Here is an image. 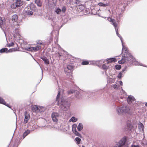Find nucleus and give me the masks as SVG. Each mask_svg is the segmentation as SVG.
I'll use <instances>...</instances> for the list:
<instances>
[{"mask_svg": "<svg viewBox=\"0 0 147 147\" xmlns=\"http://www.w3.org/2000/svg\"><path fill=\"white\" fill-rule=\"evenodd\" d=\"M72 131L73 133L74 134H75V133L77 131V130H76V129L74 128L72 129Z\"/></svg>", "mask_w": 147, "mask_h": 147, "instance_id": "nucleus-59", "label": "nucleus"}, {"mask_svg": "<svg viewBox=\"0 0 147 147\" xmlns=\"http://www.w3.org/2000/svg\"><path fill=\"white\" fill-rule=\"evenodd\" d=\"M56 54L59 57L60 59V57L61 56H62L61 53H60L59 52H58Z\"/></svg>", "mask_w": 147, "mask_h": 147, "instance_id": "nucleus-52", "label": "nucleus"}, {"mask_svg": "<svg viewBox=\"0 0 147 147\" xmlns=\"http://www.w3.org/2000/svg\"><path fill=\"white\" fill-rule=\"evenodd\" d=\"M83 128V126L82 123H79L77 126V129L79 131H81Z\"/></svg>", "mask_w": 147, "mask_h": 147, "instance_id": "nucleus-26", "label": "nucleus"}, {"mask_svg": "<svg viewBox=\"0 0 147 147\" xmlns=\"http://www.w3.org/2000/svg\"><path fill=\"white\" fill-rule=\"evenodd\" d=\"M77 127V125L76 124H74L72 125V129H76Z\"/></svg>", "mask_w": 147, "mask_h": 147, "instance_id": "nucleus-55", "label": "nucleus"}, {"mask_svg": "<svg viewBox=\"0 0 147 147\" xmlns=\"http://www.w3.org/2000/svg\"><path fill=\"white\" fill-rule=\"evenodd\" d=\"M40 58L44 62L45 64L46 65H48L49 64V60L47 59L46 57L44 56H43L41 57Z\"/></svg>", "mask_w": 147, "mask_h": 147, "instance_id": "nucleus-18", "label": "nucleus"}, {"mask_svg": "<svg viewBox=\"0 0 147 147\" xmlns=\"http://www.w3.org/2000/svg\"><path fill=\"white\" fill-rule=\"evenodd\" d=\"M59 114L56 112H53L51 114V117L54 122H57L58 121V118L59 117Z\"/></svg>", "mask_w": 147, "mask_h": 147, "instance_id": "nucleus-10", "label": "nucleus"}, {"mask_svg": "<svg viewBox=\"0 0 147 147\" xmlns=\"http://www.w3.org/2000/svg\"><path fill=\"white\" fill-rule=\"evenodd\" d=\"M107 20L108 21L111 22L114 27H117V23L115 22L114 20L113 19L110 17L108 18Z\"/></svg>", "mask_w": 147, "mask_h": 147, "instance_id": "nucleus-20", "label": "nucleus"}, {"mask_svg": "<svg viewBox=\"0 0 147 147\" xmlns=\"http://www.w3.org/2000/svg\"><path fill=\"white\" fill-rule=\"evenodd\" d=\"M24 123L26 124L27 123L28 120L30 118V116L29 113L25 111L24 113Z\"/></svg>", "mask_w": 147, "mask_h": 147, "instance_id": "nucleus-15", "label": "nucleus"}, {"mask_svg": "<svg viewBox=\"0 0 147 147\" xmlns=\"http://www.w3.org/2000/svg\"><path fill=\"white\" fill-rule=\"evenodd\" d=\"M104 88H103V89H99L98 90V91L99 92H102L104 91Z\"/></svg>", "mask_w": 147, "mask_h": 147, "instance_id": "nucleus-57", "label": "nucleus"}, {"mask_svg": "<svg viewBox=\"0 0 147 147\" xmlns=\"http://www.w3.org/2000/svg\"><path fill=\"white\" fill-rule=\"evenodd\" d=\"M72 1L76 4V6L80 5V1L77 0H73Z\"/></svg>", "mask_w": 147, "mask_h": 147, "instance_id": "nucleus-39", "label": "nucleus"}, {"mask_svg": "<svg viewBox=\"0 0 147 147\" xmlns=\"http://www.w3.org/2000/svg\"><path fill=\"white\" fill-rule=\"evenodd\" d=\"M42 69V78H41V79L40 80L39 82L38 83V84H37L36 85H37L40 82V81L42 79V76H43V70H42V69Z\"/></svg>", "mask_w": 147, "mask_h": 147, "instance_id": "nucleus-60", "label": "nucleus"}, {"mask_svg": "<svg viewBox=\"0 0 147 147\" xmlns=\"http://www.w3.org/2000/svg\"><path fill=\"white\" fill-rule=\"evenodd\" d=\"M115 80L114 79L111 78H109L108 79L107 82L108 83H112L114 82Z\"/></svg>", "mask_w": 147, "mask_h": 147, "instance_id": "nucleus-33", "label": "nucleus"}, {"mask_svg": "<svg viewBox=\"0 0 147 147\" xmlns=\"http://www.w3.org/2000/svg\"><path fill=\"white\" fill-rule=\"evenodd\" d=\"M78 120V118L75 117L73 116L71 117L69 121H72L73 123H74L76 122Z\"/></svg>", "mask_w": 147, "mask_h": 147, "instance_id": "nucleus-30", "label": "nucleus"}, {"mask_svg": "<svg viewBox=\"0 0 147 147\" xmlns=\"http://www.w3.org/2000/svg\"><path fill=\"white\" fill-rule=\"evenodd\" d=\"M107 64L112 63L113 62H115L117 61V59L115 57H112L107 58L106 59Z\"/></svg>", "mask_w": 147, "mask_h": 147, "instance_id": "nucleus-19", "label": "nucleus"}, {"mask_svg": "<svg viewBox=\"0 0 147 147\" xmlns=\"http://www.w3.org/2000/svg\"><path fill=\"white\" fill-rule=\"evenodd\" d=\"M121 44L122 47V53L123 52L124 54L122 55V57L121 59L118 61L119 64H122L126 63L128 66H129L132 64L144 66L141 63L137 61L135 58L128 51L127 47L124 45L123 42L121 43Z\"/></svg>", "mask_w": 147, "mask_h": 147, "instance_id": "nucleus-1", "label": "nucleus"}, {"mask_svg": "<svg viewBox=\"0 0 147 147\" xmlns=\"http://www.w3.org/2000/svg\"><path fill=\"white\" fill-rule=\"evenodd\" d=\"M7 50V48H3L0 49V53H6Z\"/></svg>", "mask_w": 147, "mask_h": 147, "instance_id": "nucleus-34", "label": "nucleus"}, {"mask_svg": "<svg viewBox=\"0 0 147 147\" xmlns=\"http://www.w3.org/2000/svg\"><path fill=\"white\" fill-rule=\"evenodd\" d=\"M32 47H26L25 48V49L27 51H30L32 52Z\"/></svg>", "mask_w": 147, "mask_h": 147, "instance_id": "nucleus-41", "label": "nucleus"}, {"mask_svg": "<svg viewBox=\"0 0 147 147\" xmlns=\"http://www.w3.org/2000/svg\"><path fill=\"white\" fill-rule=\"evenodd\" d=\"M115 69L117 70H119L121 68V66L120 65L116 64L115 66Z\"/></svg>", "mask_w": 147, "mask_h": 147, "instance_id": "nucleus-40", "label": "nucleus"}, {"mask_svg": "<svg viewBox=\"0 0 147 147\" xmlns=\"http://www.w3.org/2000/svg\"><path fill=\"white\" fill-rule=\"evenodd\" d=\"M3 24V21L2 20V18L0 17V27H1V25Z\"/></svg>", "mask_w": 147, "mask_h": 147, "instance_id": "nucleus-54", "label": "nucleus"}, {"mask_svg": "<svg viewBox=\"0 0 147 147\" xmlns=\"http://www.w3.org/2000/svg\"><path fill=\"white\" fill-rule=\"evenodd\" d=\"M57 105L64 111H66L70 109L71 102L68 99L61 98L57 102Z\"/></svg>", "mask_w": 147, "mask_h": 147, "instance_id": "nucleus-2", "label": "nucleus"}, {"mask_svg": "<svg viewBox=\"0 0 147 147\" xmlns=\"http://www.w3.org/2000/svg\"><path fill=\"white\" fill-rule=\"evenodd\" d=\"M28 14V15H32L33 13V12L31 11H28L27 13Z\"/></svg>", "mask_w": 147, "mask_h": 147, "instance_id": "nucleus-56", "label": "nucleus"}, {"mask_svg": "<svg viewBox=\"0 0 147 147\" xmlns=\"http://www.w3.org/2000/svg\"><path fill=\"white\" fill-rule=\"evenodd\" d=\"M127 137L124 136L117 143V146L114 147H128L129 144L127 142Z\"/></svg>", "mask_w": 147, "mask_h": 147, "instance_id": "nucleus-4", "label": "nucleus"}, {"mask_svg": "<svg viewBox=\"0 0 147 147\" xmlns=\"http://www.w3.org/2000/svg\"><path fill=\"white\" fill-rule=\"evenodd\" d=\"M123 73L122 72L120 71L119 73L118 74V75L117 76V77L119 79H121V78H122L123 77V76H122L123 75Z\"/></svg>", "mask_w": 147, "mask_h": 147, "instance_id": "nucleus-35", "label": "nucleus"}, {"mask_svg": "<svg viewBox=\"0 0 147 147\" xmlns=\"http://www.w3.org/2000/svg\"><path fill=\"white\" fill-rule=\"evenodd\" d=\"M112 86L113 88L115 89H117L119 87L118 85L116 84H113Z\"/></svg>", "mask_w": 147, "mask_h": 147, "instance_id": "nucleus-48", "label": "nucleus"}, {"mask_svg": "<svg viewBox=\"0 0 147 147\" xmlns=\"http://www.w3.org/2000/svg\"><path fill=\"white\" fill-rule=\"evenodd\" d=\"M116 31L117 35L120 38V40L121 41V43L123 42V39L122 37L121 36L120 34H119L118 32V28H115Z\"/></svg>", "mask_w": 147, "mask_h": 147, "instance_id": "nucleus-24", "label": "nucleus"}, {"mask_svg": "<svg viewBox=\"0 0 147 147\" xmlns=\"http://www.w3.org/2000/svg\"><path fill=\"white\" fill-rule=\"evenodd\" d=\"M30 7L31 10H34L35 9V5L33 3H31L30 5Z\"/></svg>", "mask_w": 147, "mask_h": 147, "instance_id": "nucleus-42", "label": "nucleus"}, {"mask_svg": "<svg viewBox=\"0 0 147 147\" xmlns=\"http://www.w3.org/2000/svg\"><path fill=\"white\" fill-rule=\"evenodd\" d=\"M136 99L135 98L132 96H128L127 98V102L128 104H133L134 101H135Z\"/></svg>", "mask_w": 147, "mask_h": 147, "instance_id": "nucleus-13", "label": "nucleus"}, {"mask_svg": "<svg viewBox=\"0 0 147 147\" xmlns=\"http://www.w3.org/2000/svg\"><path fill=\"white\" fill-rule=\"evenodd\" d=\"M116 110L117 114L120 115L126 113L129 114L130 109L128 106L123 105L120 106H117Z\"/></svg>", "mask_w": 147, "mask_h": 147, "instance_id": "nucleus-3", "label": "nucleus"}, {"mask_svg": "<svg viewBox=\"0 0 147 147\" xmlns=\"http://www.w3.org/2000/svg\"><path fill=\"white\" fill-rule=\"evenodd\" d=\"M134 128V126L132 123L131 121L128 120L126 122V125L124 128L125 131L132 132Z\"/></svg>", "mask_w": 147, "mask_h": 147, "instance_id": "nucleus-7", "label": "nucleus"}, {"mask_svg": "<svg viewBox=\"0 0 147 147\" xmlns=\"http://www.w3.org/2000/svg\"><path fill=\"white\" fill-rule=\"evenodd\" d=\"M60 91H59L57 95L56 100L57 102L58 100H59L61 98H60Z\"/></svg>", "mask_w": 147, "mask_h": 147, "instance_id": "nucleus-38", "label": "nucleus"}, {"mask_svg": "<svg viewBox=\"0 0 147 147\" xmlns=\"http://www.w3.org/2000/svg\"><path fill=\"white\" fill-rule=\"evenodd\" d=\"M41 48V47L39 45H37V46L35 47H32V52H36L38 51Z\"/></svg>", "mask_w": 147, "mask_h": 147, "instance_id": "nucleus-22", "label": "nucleus"}, {"mask_svg": "<svg viewBox=\"0 0 147 147\" xmlns=\"http://www.w3.org/2000/svg\"><path fill=\"white\" fill-rule=\"evenodd\" d=\"M2 104L3 105H5V106H7L8 107L11 108L12 110V109L11 108V105H10L9 104L7 103L5 101V103H4Z\"/></svg>", "mask_w": 147, "mask_h": 147, "instance_id": "nucleus-49", "label": "nucleus"}, {"mask_svg": "<svg viewBox=\"0 0 147 147\" xmlns=\"http://www.w3.org/2000/svg\"><path fill=\"white\" fill-rule=\"evenodd\" d=\"M55 12L57 14L61 13V10L59 8H57L55 11Z\"/></svg>", "mask_w": 147, "mask_h": 147, "instance_id": "nucleus-44", "label": "nucleus"}, {"mask_svg": "<svg viewBox=\"0 0 147 147\" xmlns=\"http://www.w3.org/2000/svg\"><path fill=\"white\" fill-rule=\"evenodd\" d=\"M85 8L84 6L83 5H78V8L79 9L80 11L83 10Z\"/></svg>", "mask_w": 147, "mask_h": 147, "instance_id": "nucleus-36", "label": "nucleus"}, {"mask_svg": "<svg viewBox=\"0 0 147 147\" xmlns=\"http://www.w3.org/2000/svg\"><path fill=\"white\" fill-rule=\"evenodd\" d=\"M75 91L73 89H70L67 91L68 94L69 95L71 94H73L74 93L75 94Z\"/></svg>", "mask_w": 147, "mask_h": 147, "instance_id": "nucleus-37", "label": "nucleus"}, {"mask_svg": "<svg viewBox=\"0 0 147 147\" xmlns=\"http://www.w3.org/2000/svg\"><path fill=\"white\" fill-rule=\"evenodd\" d=\"M60 28H59H59H53V30L52 32H51L50 33L51 35L50 37V38L49 41L48 42V44H50L51 43V42L53 40L52 36L53 34L55 33L56 32H57V36H58Z\"/></svg>", "mask_w": 147, "mask_h": 147, "instance_id": "nucleus-9", "label": "nucleus"}, {"mask_svg": "<svg viewBox=\"0 0 147 147\" xmlns=\"http://www.w3.org/2000/svg\"><path fill=\"white\" fill-rule=\"evenodd\" d=\"M18 18V16L17 15L15 14L12 16V21L13 23V25L15 26H18V24L17 22Z\"/></svg>", "mask_w": 147, "mask_h": 147, "instance_id": "nucleus-12", "label": "nucleus"}, {"mask_svg": "<svg viewBox=\"0 0 147 147\" xmlns=\"http://www.w3.org/2000/svg\"><path fill=\"white\" fill-rule=\"evenodd\" d=\"M11 49H12V51H13V52L16 51L17 49L16 48H13Z\"/></svg>", "mask_w": 147, "mask_h": 147, "instance_id": "nucleus-61", "label": "nucleus"}, {"mask_svg": "<svg viewBox=\"0 0 147 147\" xmlns=\"http://www.w3.org/2000/svg\"><path fill=\"white\" fill-rule=\"evenodd\" d=\"M101 60L91 61H88L84 60L82 62L81 64L82 65H86L88 64L95 65L99 67L100 62Z\"/></svg>", "mask_w": 147, "mask_h": 147, "instance_id": "nucleus-5", "label": "nucleus"}, {"mask_svg": "<svg viewBox=\"0 0 147 147\" xmlns=\"http://www.w3.org/2000/svg\"><path fill=\"white\" fill-rule=\"evenodd\" d=\"M22 140V137L21 136L19 138H17L15 140L13 147H18ZM9 144L7 147H9Z\"/></svg>", "mask_w": 147, "mask_h": 147, "instance_id": "nucleus-14", "label": "nucleus"}, {"mask_svg": "<svg viewBox=\"0 0 147 147\" xmlns=\"http://www.w3.org/2000/svg\"><path fill=\"white\" fill-rule=\"evenodd\" d=\"M131 147H140L139 145H135L132 144L131 145Z\"/></svg>", "mask_w": 147, "mask_h": 147, "instance_id": "nucleus-58", "label": "nucleus"}, {"mask_svg": "<svg viewBox=\"0 0 147 147\" xmlns=\"http://www.w3.org/2000/svg\"><path fill=\"white\" fill-rule=\"evenodd\" d=\"M23 4V2L21 0H16L15 2L11 5V7L12 8L15 9L21 6Z\"/></svg>", "mask_w": 147, "mask_h": 147, "instance_id": "nucleus-8", "label": "nucleus"}, {"mask_svg": "<svg viewBox=\"0 0 147 147\" xmlns=\"http://www.w3.org/2000/svg\"><path fill=\"white\" fill-rule=\"evenodd\" d=\"M74 94L75 98H76L77 99H80L82 98V94L79 91L77 90L75 91Z\"/></svg>", "mask_w": 147, "mask_h": 147, "instance_id": "nucleus-17", "label": "nucleus"}, {"mask_svg": "<svg viewBox=\"0 0 147 147\" xmlns=\"http://www.w3.org/2000/svg\"><path fill=\"white\" fill-rule=\"evenodd\" d=\"M12 30L13 31L11 32V33L14 38L16 37V36H18L20 37V35L19 32V28H15L14 30L13 29Z\"/></svg>", "mask_w": 147, "mask_h": 147, "instance_id": "nucleus-11", "label": "nucleus"}, {"mask_svg": "<svg viewBox=\"0 0 147 147\" xmlns=\"http://www.w3.org/2000/svg\"><path fill=\"white\" fill-rule=\"evenodd\" d=\"M74 134L76 136H78L79 137H80V138H82V136L81 134L77 131Z\"/></svg>", "mask_w": 147, "mask_h": 147, "instance_id": "nucleus-45", "label": "nucleus"}, {"mask_svg": "<svg viewBox=\"0 0 147 147\" xmlns=\"http://www.w3.org/2000/svg\"><path fill=\"white\" fill-rule=\"evenodd\" d=\"M36 43L38 44L41 45L43 44L42 41L40 40H38L36 41Z\"/></svg>", "mask_w": 147, "mask_h": 147, "instance_id": "nucleus-53", "label": "nucleus"}, {"mask_svg": "<svg viewBox=\"0 0 147 147\" xmlns=\"http://www.w3.org/2000/svg\"><path fill=\"white\" fill-rule=\"evenodd\" d=\"M74 66L70 65H67V68L65 69L64 71L67 75H69L70 77L72 78V71L74 70Z\"/></svg>", "mask_w": 147, "mask_h": 147, "instance_id": "nucleus-6", "label": "nucleus"}, {"mask_svg": "<svg viewBox=\"0 0 147 147\" xmlns=\"http://www.w3.org/2000/svg\"><path fill=\"white\" fill-rule=\"evenodd\" d=\"M46 108L45 107L39 106L38 107V112L42 113L44 112L46 110Z\"/></svg>", "mask_w": 147, "mask_h": 147, "instance_id": "nucleus-28", "label": "nucleus"}, {"mask_svg": "<svg viewBox=\"0 0 147 147\" xmlns=\"http://www.w3.org/2000/svg\"><path fill=\"white\" fill-rule=\"evenodd\" d=\"M145 106L147 107V102H146L145 104Z\"/></svg>", "mask_w": 147, "mask_h": 147, "instance_id": "nucleus-64", "label": "nucleus"}, {"mask_svg": "<svg viewBox=\"0 0 147 147\" xmlns=\"http://www.w3.org/2000/svg\"><path fill=\"white\" fill-rule=\"evenodd\" d=\"M7 46L8 47H13L14 45V43L13 42H12L10 43H9L7 44Z\"/></svg>", "mask_w": 147, "mask_h": 147, "instance_id": "nucleus-46", "label": "nucleus"}, {"mask_svg": "<svg viewBox=\"0 0 147 147\" xmlns=\"http://www.w3.org/2000/svg\"><path fill=\"white\" fill-rule=\"evenodd\" d=\"M116 31L117 35L120 38V40L121 41V43L123 42V39L122 37L121 36L120 34H119L118 32V28H115Z\"/></svg>", "mask_w": 147, "mask_h": 147, "instance_id": "nucleus-23", "label": "nucleus"}, {"mask_svg": "<svg viewBox=\"0 0 147 147\" xmlns=\"http://www.w3.org/2000/svg\"><path fill=\"white\" fill-rule=\"evenodd\" d=\"M144 127L142 123L139 122V123L138 126V129L140 130H142L143 131H144Z\"/></svg>", "mask_w": 147, "mask_h": 147, "instance_id": "nucleus-25", "label": "nucleus"}, {"mask_svg": "<svg viewBox=\"0 0 147 147\" xmlns=\"http://www.w3.org/2000/svg\"><path fill=\"white\" fill-rule=\"evenodd\" d=\"M119 84L121 86H122L123 85V82L121 81H120L119 82Z\"/></svg>", "mask_w": 147, "mask_h": 147, "instance_id": "nucleus-62", "label": "nucleus"}, {"mask_svg": "<svg viewBox=\"0 0 147 147\" xmlns=\"http://www.w3.org/2000/svg\"><path fill=\"white\" fill-rule=\"evenodd\" d=\"M35 3L39 7H41L42 5V3L40 1V0H35Z\"/></svg>", "mask_w": 147, "mask_h": 147, "instance_id": "nucleus-31", "label": "nucleus"}, {"mask_svg": "<svg viewBox=\"0 0 147 147\" xmlns=\"http://www.w3.org/2000/svg\"><path fill=\"white\" fill-rule=\"evenodd\" d=\"M127 67L126 65L124 69H123L122 71H121L123 73H124V74L125 73V72L127 71Z\"/></svg>", "mask_w": 147, "mask_h": 147, "instance_id": "nucleus-43", "label": "nucleus"}, {"mask_svg": "<svg viewBox=\"0 0 147 147\" xmlns=\"http://www.w3.org/2000/svg\"><path fill=\"white\" fill-rule=\"evenodd\" d=\"M98 5L99 6L104 7L109 6V3H104L102 2H100Z\"/></svg>", "mask_w": 147, "mask_h": 147, "instance_id": "nucleus-27", "label": "nucleus"}, {"mask_svg": "<svg viewBox=\"0 0 147 147\" xmlns=\"http://www.w3.org/2000/svg\"><path fill=\"white\" fill-rule=\"evenodd\" d=\"M74 141L76 142V144L78 145L81 142V139L79 137H76L75 140Z\"/></svg>", "mask_w": 147, "mask_h": 147, "instance_id": "nucleus-29", "label": "nucleus"}, {"mask_svg": "<svg viewBox=\"0 0 147 147\" xmlns=\"http://www.w3.org/2000/svg\"><path fill=\"white\" fill-rule=\"evenodd\" d=\"M13 52V51L12 50V49L11 48L10 49H9L8 50L7 48V50L6 51V53H11Z\"/></svg>", "mask_w": 147, "mask_h": 147, "instance_id": "nucleus-51", "label": "nucleus"}, {"mask_svg": "<svg viewBox=\"0 0 147 147\" xmlns=\"http://www.w3.org/2000/svg\"><path fill=\"white\" fill-rule=\"evenodd\" d=\"M69 81L71 82L72 84H73L74 83V82L72 81V79L71 78L69 80Z\"/></svg>", "mask_w": 147, "mask_h": 147, "instance_id": "nucleus-63", "label": "nucleus"}, {"mask_svg": "<svg viewBox=\"0 0 147 147\" xmlns=\"http://www.w3.org/2000/svg\"><path fill=\"white\" fill-rule=\"evenodd\" d=\"M31 132V130L27 129V130L25 131L24 132L23 135V139H24Z\"/></svg>", "mask_w": 147, "mask_h": 147, "instance_id": "nucleus-21", "label": "nucleus"}, {"mask_svg": "<svg viewBox=\"0 0 147 147\" xmlns=\"http://www.w3.org/2000/svg\"><path fill=\"white\" fill-rule=\"evenodd\" d=\"M61 12L63 13H64L66 10V8L65 7L63 6L62 7L61 9Z\"/></svg>", "mask_w": 147, "mask_h": 147, "instance_id": "nucleus-50", "label": "nucleus"}, {"mask_svg": "<svg viewBox=\"0 0 147 147\" xmlns=\"http://www.w3.org/2000/svg\"><path fill=\"white\" fill-rule=\"evenodd\" d=\"M32 109L35 112H38V107H37L36 106H34L33 107H32Z\"/></svg>", "mask_w": 147, "mask_h": 147, "instance_id": "nucleus-32", "label": "nucleus"}, {"mask_svg": "<svg viewBox=\"0 0 147 147\" xmlns=\"http://www.w3.org/2000/svg\"><path fill=\"white\" fill-rule=\"evenodd\" d=\"M4 103H5V101L0 96V104H2Z\"/></svg>", "mask_w": 147, "mask_h": 147, "instance_id": "nucleus-47", "label": "nucleus"}, {"mask_svg": "<svg viewBox=\"0 0 147 147\" xmlns=\"http://www.w3.org/2000/svg\"><path fill=\"white\" fill-rule=\"evenodd\" d=\"M101 61L100 62V64L99 67H99H101L102 69L104 70H105V73L106 74L107 73V70L109 68V66H107L105 64H102L101 63H104V62L103 61H102L101 60Z\"/></svg>", "mask_w": 147, "mask_h": 147, "instance_id": "nucleus-16", "label": "nucleus"}]
</instances>
